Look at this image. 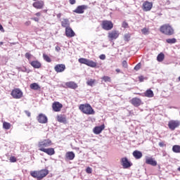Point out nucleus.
<instances>
[{"instance_id":"f257e3e1","label":"nucleus","mask_w":180,"mask_h":180,"mask_svg":"<svg viewBox=\"0 0 180 180\" xmlns=\"http://www.w3.org/2000/svg\"><path fill=\"white\" fill-rule=\"evenodd\" d=\"M30 175L33 178H36L37 180H41L43 178L49 175V170L41 169L40 171L31 172Z\"/></svg>"},{"instance_id":"f03ea898","label":"nucleus","mask_w":180,"mask_h":180,"mask_svg":"<svg viewBox=\"0 0 180 180\" xmlns=\"http://www.w3.org/2000/svg\"><path fill=\"white\" fill-rule=\"evenodd\" d=\"M79 109L85 115H95V110L89 104H81Z\"/></svg>"},{"instance_id":"7ed1b4c3","label":"nucleus","mask_w":180,"mask_h":180,"mask_svg":"<svg viewBox=\"0 0 180 180\" xmlns=\"http://www.w3.org/2000/svg\"><path fill=\"white\" fill-rule=\"evenodd\" d=\"M160 32L167 36H172L174 33V28H172V27L169 24L161 26Z\"/></svg>"},{"instance_id":"20e7f679","label":"nucleus","mask_w":180,"mask_h":180,"mask_svg":"<svg viewBox=\"0 0 180 180\" xmlns=\"http://www.w3.org/2000/svg\"><path fill=\"white\" fill-rule=\"evenodd\" d=\"M79 63L80 64H85V65H87L88 67H91V68H96L98 65V63L94 62V60H91L89 59L80 58L78 59Z\"/></svg>"},{"instance_id":"39448f33","label":"nucleus","mask_w":180,"mask_h":180,"mask_svg":"<svg viewBox=\"0 0 180 180\" xmlns=\"http://www.w3.org/2000/svg\"><path fill=\"white\" fill-rule=\"evenodd\" d=\"M14 99H20L23 96V92L20 89H14L11 93Z\"/></svg>"},{"instance_id":"423d86ee","label":"nucleus","mask_w":180,"mask_h":180,"mask_svg":"<svg viewBox=\"0 0 180 180\" xmlns=\"http://www.w3.org/2000/svg\"><path fill=\"white\" fill-rule=\"evenodd\" d=\"M103 30H112L113 29V22L110 20H103L101 24Z\"/></svg>"},{"instance_id":"0eeeda50","label":"nucleus","mask_w":180,"mask_h":180,"mask_svg":"<svg viewBox=\"0 0 180 180\" xmlns=\"http://www.w3.org/2000/svg\"><path fill=\"white\" fill-rule=\"evenodd\" d=\"M180 122L178 120H170L168 122V127L170 130L174 131L177 127H179Z\"/></svg>"},{"instance_id":"6e6552de","label":"nucleus","mask_w":180,"mask_h":180,"mask_svg":"<svg viewBox=\"0 0 180 180\" xmlns=\"http://www.w3.org/2000/svg\"><path fill=\"white\" fill-rule=\"evenodd\" d=\"M50 146H51V140L50 139H44V141L39 142L38 144L39 150H41V148H44L45 147H50Z\"/></svg>"},{"instance_id":"1a4fd4ad","label":"nucleus","mask_w":180,"mask_h":180,"mask_svg":"<svg viewBox=\"0 0 180 180\" xmlns=\"http://www.w3.org/2000/svg\"><path fill=\"white\" fill-rule=\"evenodd\" d=\"M37 120L39 123H41V124H46L47 122H49V119L46 115L41 113L37 117Z\"/></svg>"},{"instance_id":"9d476101","label":"nucleus","mask_w":180,"mask_h":180,"mask_svg":"<svg viewBox=\"0 0 180 180\" xmlns=\"http://www.w3.org/2000/svg\"><path fill=\"white\" fill-rule=\"evenodd\" d=\"M122 165L124 169H127V168H130L133 165V164L129 161V159L127 158H122L121 159Z\"/></svg>"},{"instance_id":"9b49d317","label":"nucleus","mask_w":180,"mask_h":180,"mask_svg":"<svg viewBox=\"0 0 180 180\" xmlns=\"http://www.w3.org/2000/svg\"><path fill=\"white\" fill-rule=\"evenodd\" d=\"M86 9H88V6L86 5H82V6H78L76 9L75 11H73V12H75V13H78L79 15L84 13V12H85V11H86Z\"/></svg>"},{"instance_id":"f8f14e48","label":"nucleus","mask_w":180,"mask_h":180,"mask_svg":"<svg viewBox=\"0 0 180 180\" xmlns=\"http://www.w3.org/2000/svg\"><path fill=\"white\" fill-rule=\"evenodd\" d=\"M152 8H153V2L146 1L143 4V11L144 12H148V11H151Z\"/></svg>"},{"instance_id":"ddd939ff","label":"nucleus","mask_w":180,"mask_h":180,"mask_svg":"<svg viewBox=\"0 0 180 180\" xmlns=\"http://www.w3.org/2000/svg\"><path fill=\"white\" fill-rule=\"evenodd\" d=\"M145 162L146 164H147V165H151L152 167H157V160H155V159L153 158L146 156Z\"/></svg>"},{"instance_id":"4468645a","label":"nucleus","mask_w":180,"mask_h":180,"mask_svg":"<svg viewBox=\"0 0 180 180\" xmlns=\"http://www.w3.org/2000/svg\"><path fill=\"white\" fill-rule=\"evenodd\" d=\"M65 86L63 88H69L70 89H77L78 88V84L75 82H68L65 83Z\"/></svg>"},{"instance_id":"2eb2a0df","label":"nucleus","mask_w":180,"mask_h":180,"mask_svg":"<svg viewBox=\"0 0 180 180\" xmlns=\"http://www.w3.org/2000/svg\"><path fill=\"white\" fill-rule=\"evenodd\" d=\"M62 108L63 104H61L60 102H54L52 104V109L54 112H60Z\"/></svg>"},{"instance_id":"dca6fc26","label":"nucleus","mask_w":180,"mask_h":180,"mask_svg":"<svg viewBox=\"0 0 180 180\" xmlns=\"http://www.w3.org/2000/svg\"><path fill=\"white\" fill-rule=\"evenodd\" d=\"M39 150V151L46 153V154H47L48 155H54L56 154V151L54 150V148H41Z\"/></svg>"},{"instance_id":"f3484780","label":"nucleus","mask_w":180,"mask_h":180,"mask_svg":"<svg viewBox=\"0 0 180 180\" xmlns=\"http://www.w3.org/2000/svg\"><path fill=\"white\" fill-rule=\"evenodd\" d=\"M103 130H105V124H101V126L95 127L93 131L94 134H101Z\"/></svg>"},{"instance_id":"a211bd4d","label":"nucleus","mask_w":180,"mask_h":180,"mask_svg":"<svg viewBox=\"0 0 180 180\" xmlns=\"http://www.w3.org/2000/svg\"><path fill=\"white\" fill-rule=\"evenodd\" d=\"M56 72H64L65 71V65L64 64H58L54 67Z\"/></svg>"},{"instance_id":"6ab92c4d","label":"nucleus","mask_w":180,"mask_h":180,"mask_svg":"<svg viewBox=\"0 0 180 180\" xmlns=\"http://www.w3.org/2000/svg\"><path fill=\"white\" fill-rule=\"evenodd\" d=\"M32 6L36 9H43V6H44V1H38L33 3Z\"/></svg>"},{"instance_id":"aec40b11","label":"nucleus","mask_w":180,"mask_h":180,"mask_svg":"<svg viewBox=\"0 0 180 180\" xmlns=\"http://www.w3.org/2000/svg\"><path fill=\"white\" fill-rule=\"evenodd\" d=\"M65 35L67 37H74V36H75V32L69 27L65 28Z\"/></svg>"},{"instance_id":"412c9836","label":"nucleus","mask_w":180,"mask_h":180,"mask_svg":"<svg viewBox=\"0 0 180 180\" xmlns=\"http://www.w3.org/2000/svg\"><path fill=\"white\" fill-rule=\"evenodd\" d=\"M108 37L109 39H111V40H116L117 37H119V32L118 31H112L108 33Z\"/></svg>"},{"instance_id":"4be33fe9","label":"nucleus","mask_w":180,"mask_h":180,"mask_svg":"<svg viewBox=\"0 0 180 180\" xmlns=\"http://www.w3.org/2000/svg\"><path fill=\"white\" fill-rule=\"evenodd\" d=\"M131 103H132L134 106H136L137 108L140 106V105H141V100L139 98H133L131 100Z\"/></svg>"},{"instance_id":"5701e85b","label":"nucleus","mask_w":180,"mask_h":180,"mask_svg":"<svg viewBox=\"0 0 180 180\" xmlns=\"http://www.w3.org/2000/svg\"><path fill=\"white\" fill-rule=\"evenodd\" d=\"M57 120L59 123H63V124H67V117L63 115H59L57 116Z\"/></svg>"},{"instance_id":"b1692460","label":"nucleus","mask_w":180,"mask_h":180,"mask_svg":"<svg viewBox=\"0 0 180 180\" xmlns=\"http://www.w3.org/2000/svg\"><path fill=\"white\" fill-rule=\"evenodd\" d=\"M65 158L69 161H72L75 158V153L72 151L67 152L65 154Z\"/></svg>"},{"instance_id":"393cba45","label":"nucleus","mask_w":180,"mask_h":180,"mask_svg":"<svg viewBox=\"0 0 180 180\" xmlns=\"http://www.w3.org/2000/svg\"><path fill=\"white\" fill-rule=\"evenodd\" d=\"M133 156L136 160H140L143 157V153L140 150H134L132 153Z\"/></svg>"},{"instance_id":"a878e982","label":"nucleus","mask_w":180,"mask_h":180,"mask_svg":"<svg viewBox=\"0 0 180 180\" xmlns=\"http://www.w3.org/2000/svg\"><path fill=\"white\" fill-rule=\"evenodd\" d=\"M30 65L34 68H40V67H41V63H40V62H39L38 60H33V61H32L30 63Z\"/></svg>"},{"instance_id":"bb28decb","label":"nucleus","mask_w":180,"mask_h":180,"mask_svg":"<svg viewBox=\"0 0 180 180\" xmlns=\"http://www.w3.org/2000/svg\"><path fill=\"white\" fill-rule=\"evenodd\" d=\"M61 25L63 27H65V29L70 27V20L67 18L63 19L61 22Z\"/></svg>"},{"instance_id":"cd10ccee","label":"nucleus","mask_w":180,"mask_h":180,"mask_svg":"<svg viewBox=\"0 0 180 180\" xmlns=\"http://www.w3.org/2000/svg\"><path fill=\"white\" fill-rule=\"evenodd\" d=\"M145 96H146L147 98H153V96H154V92L151 89H148L145 92Z\"/></svg>"},{"instance_id":"c85d7f7f","label":"nucleus","mask_w":180,"mask_h":180,"mask_svg":"<svg viewBox=\"0 0 180 180\" xmlns=\"http://www.w3.org/2000/svg\"><path fill=\"white\" fill-rule=\"evenodd\" d=\"M30 88L34 89V91H37L40 89V86L37 83H32L30 85Z\"/></svg>"},{"instance_id":"c756f323","label":"nucleus","mask_w":180,"mask_h":180,"mask_svg":"<svg viewBox=\"0 0 180 180\" xmlns=\"http://www.w3.org/2000/svg\"><path fill=\"white\" fill-rule=\"evenodd\" d=\"M164 58H165V55L163 53H160L157 56V60L159 63L164 61Z\"/></svg>"},{"instance_id":"7c9ffc66","label":"nucleus","mask_w":180,"mask_h":180,"mask_svg":"<svg viewBox=\"0 0 180 180\" xmlns=\"http://www.w3.org/2000/svg\"><path fill=\"white\" fill-rule=\"evenodd\" d=\"M173 153H180V146L179 145H174L172 147Z\"/></svg>"},{"instance_id":"2f4dec72","label":"nucleus","mask_w":180,"mask_h":180,"mask_svg":"<svg viewBox=\"0 0 180 180\" xmlns=\"http://www.w3.org/2000/svg\"><path fill=\"white\" fill-rule=\"evenodd\" d=\"M95 82H96V79H90L89 81L86 82V84L89 85V86H94Z\"/></svg>"},{"instance_id":"473e14b6","label":"nucleus","mask_w":180,"mask_h":180,"mask_svg":"<svg viewBox=\"0 0 180 180\" xmlns=\"http://www.w3.org/2000/svg\"><path fill=\"white\" fill-rule=\"evenodd\" d=\"M167 43L169 44H175L176 43V39L172 38V39H166Z\"/></svg>"},{"instance_id":"72a5a7b5","label":"nucleus","mask_w":180,"mask_h":180,"mask_svg":"<svg viewBox=\"0 0 180 180\" xmlns=\"http://www.w3.org/2000/svg\"><path fill=\"white\" fill-rule=\"evenodd\" d=\"M3 128L5 129V130H9V129H11V123L4 122L3 123Z\"/></svg>"},{"instance_id":"f704fd0d","label":"nucleus","mask_w":180,"mask_h":180,"mask_svg":"<svg viewBox=\"0 0 180 180\" xmlns=\"http://www.w3.org/2000/svg\"><path fill=\"white\" fill-rule=\"evenodd\" d=\"M43 58H44V60L46 61V63H51V58H50V57L46 54L44 53Z\"/></svg>"},{"instance_id":"c9c22d12","label":"nucleus","mask_w":180,"mask_h":180,"mask_svg":"<svg viewBox=\"0 0 180 180\" xmlns=\"http://www.w3.org/2000/svg\"><path fill=\"white\" fill-rule=\"evenodd\" d=\"M124 40L125 41H129L130 40V34H126L124 37Z\"/></svg>"},{"instance_id":"e433bc0d","label":"nucleus","mask_w":180,"mask_h":180,"mask_svg":"<svg viewBox=\"0 0 180 180\" xmlns=\"http://www.w3.org/2000/svg\"><path fill=\"white\" fill-rule=\"evenodd\" d=\"M122 27H124V29H127V27H129V23H127L126 21H124L122 24Z\"/></svg>"},{"instance_id":"4c0bfd02","label":"nucleus","mask_w":180,"mask_h":180,"mask_svg":"<svg viewBox=\"0 0 180 180\" xmlns=\"http://www.w3.org/2000/svg\"><path fill=\"white\" fill-rule=\"evenodd\" d=\"M103 81H105V82H110V77H108V76H104L103 77Z\"/></svg>"},{"instance_id":"58836bf2","label":"nucleus","mask_w":180,"mask_h":180,"mask_svg":"<svg viewBox=\"0 0 180 180\" xmlns=\"http://www.w3.org/2000/svg\"><path fill=\"white\" fill-rule=\"evenodd\" d=\"M141 32H142L143 34H148V29L143 28L141 30Z\"/></svg>"},{"instance_id":"ea45409f","label":"nucleus","mask_w":180,"mask_h":180,"mask_svg":"<svg viewBox=\"0 0 180 180\" xmlns=\"http://www.w3.org/2000/svg\"><path fill=\"white\" fill-rule=\"evenodd\" d=\"M141 63H138L135 67H134V70H136V71H139V70L141 68Z\"/></svg>"},{"instance_id":"a19ab883","label":"nucleus","mask_w":180,"mask_h":180,"mask_svg":"<svg viewBox=\"0 0 180 180\" xmlns=\"http://www.w3.org/2000/svg\"><path fill=\"white\" fill-rule=\"evenodd\" d=\"M86 174H92V168L88 167L86 169Z\"/></svg>"},{"instance_id":"79ce46f5","label":"nucleus","mask_w":180,"mask_h":180,"mask_svg":"<svg viewBox=\"0 0 180 180\" xmlns=\"http://www.w3.org/2000/svg\"><path fill=\"white\" fill-rule=\"evenodd\" d=\"M18 70L22 72H27V69L26 68H20Z\"/></svg>"},{"instance_id":"37998d69","label":"nucleus","mask_w":180,"mask_h":180,"mask_svg":"<svg viewBox=\"0 0 180 180\" xmlns=\"http://www.w3.org/2000/svg\"><path fill=\"white\" fill-rule=\"evenodd\" d=\"M122 67L124 68H127V61L123 60V62H122Z\"/></svg>"},{"instance_id":"c03bdc74","label":"nucleus","mask_w":180,"mask_h":180,"mask_svg":"<svg viewBox=\"0 0 180 180\" xmlns=\"http://www.w3.org/2000/svg\"><path fill=\"white\" fill-rule=\"evenodd\" d=\"M100 60H105L106 56L105 54H101L99 56Z\"/></svg>"},{"instance_id":"a18cd8bd","label":"nucleus","mask_w":180,"mask_h":180,"mask_svg":"<svg viewBox=\"0 0 180 180\" xmlns=\"http://www.w3.org/2000/svg\"><path fill=\"white\" fill-rule=\"evenodd\" d=\"M10 161H11V162H16V158H15V157H11L10 158Z\"/></svg>"},{"instance_id":"49530a36","label":"nucleus","mask_w":180,"mask_h":180,"mask_svg":"<svg viewBox=\"0 0 180 180\" xmlns=\"http://www.w3.org/2000/svg\"><path fill=\"white\" fill-rule=\"evenodd\" d=\"M32 57V55L30 53H25V58H27L30 60V58Z\"/></svg>"},{"instance_id":"de8ad7c7","label":"nucleus","mask_w":180,"mask_h":180,"mask_svg":"<svg viewBox=\"0 0 180 180\" xmlns=\"http://www.w3.org/2000/svg\"><path fill=\"white\" fill-rule=\"evenodd\" d=\"M70 5H75L77 1L76 0H69Z\"/></svg>"},{"instance_id":"09e8293b","label":"nucleus","mask_w":180,"mask_h":180,"mask_svg":"<svg viewBox=\"0 0 180 180\" xmlns=\"http://www.w3.org/2000/svg\"><path fill=\"white\" fill-rule=\"evenodd\" d=\"M32 20H34V22H39V20H40V19H39V18L37 17H34L31 18Z\"/></svg>"},{"instance_id":"8fccbe9b","label":"nucleus","mask_w":180,"mask_h":180,"mask_svg":"<svg viewBox=\"0 0 180 180\" xmlns=\"http://www.w3.org/2000/svg\"><path fill=\"white\" fill-rule=\"evenodd\" d=\"M25 115H27V116L28 117H30V116H31V115H32V113H30L29 111H27V110H25Z\"/></svg>"},{"instance_id":"3c124183","label":"nucleus","mask_w":180,"mask_h":180,"mask_svg":"<svg viewBox=\"0 0 180 180\" xmlns=\"http://www.w3.org/2000/svg\"><path fill=\"white\" fill-rule=\"evenodd\" d=\"M139 79L140 82H143L144 81V77L139 76Z\"/></svg>"},{"instance_id":"603ef678","label":"nucleus","mask_w":180,"mask_h":180,"mask_svg":"<svg viewBox=\"0 0 180 180\" xmlns=\"http://www.w3.org/2000/svg\"><path fill=\"white\" fill-rule=\"evenodd\" d=\"M55 49H56V51L58 52V51H60V50H61V48H60V46H56Z\"/></svg>"},{"instance_id":"864d4df0","label":"nucleus","mask_w":180,"mask_h":180,"mask_svg":"<svg viewBox=\"0 0 180 180\" xmlns=\"http://www.w3.org/2000/svg\"><path fill=\"white\" fill-rule=\"evenodd\" d=\"M165 144L163 143V142H160L159 143V146L160 147H164Z\"/></svg>"},{"instance_id":"5fc2aeb1","label":"nucleus","mask_w":180,"mask_h":180,"mask_svg":"<svg viewBox=\"0 0 180 180\" xmlns=\"http://www.w3.org/2000/svg\"><path fill=\"white\" fill-rule=\"evenodd\" d=\"M41 13H35V15H36V16H41Z\"/></svg>"},{"instance_id":"6e6d98bb","label":"nucleus","mask_w":180,"mask_h":180,"mask_svg":"<svg viewBox=\"0 0 180 180\" xmlns=\"http://www.w3.org/2000/svg\"><path fill=\"white\" fill-rule=\"evenodd\" d=\"M0 30H4V27L0 24Z\"/></svg>"},{"instance_id":"4d7b16f0","label":"nucleus","mask_w":180,"mask_h":180,"mask_svg":"<svg viewBox=\"0 0 180 180\" xmlns=\"http://www.w3.org/2000/svg\"><path fill=\"white\" fill-rule=\"evenodd\" d=\"M115 71H116V72H120V69H116Z\"/></svg>"},{"instance_id":"13d9d810","label":"nucleus","mask_w":180,"mask_h":180,"mask_svg":"<svg viewBox=\"0 0 180 180\" xmlns=\"http://www.w3.org/2000/svg\"><path fill=\"white\" fill-rule=\"evenodd\" d=\"M4 44V42L1 41L0 42V46H2Z\"/></svg>"},{"instance_id":"bf43d9fd","label":"nucleus","mask_w":180,"mask_h":180,"mask_svg":"<svg viewBox=\"0 0 180 180\" xmlns=\"http://www.w3.org/2000/svg\"><path fill=\"white\" fill-rule=\"evenodd\" d=\"M177 169H178V171H180V167H179Z\"/></svg>"},{"instance_id":"052dcab7","label":"nucleus","mask_w":180,"mask_h":180,"mask_svg":"<svg viewBox=\"0 0 180 180\" xmlns=\"http://www.w3.org/2000/svg\"><path fill=\"white\" fill-rule=\"evenodd\" d=\"M179 81H180V76L179 77Z\"/></svg>"},{"instance_id":"680f3d73","label":"nucleus","mask_w":180,"mask_h":180,"mask_svg":"<svg viewBox=\"0 0 180 180\" xmlns=\"http://www.w3.org/2000/svg\"><path fill=\"white\" fill-rule=\"evenodd\" d=\"M33 1H37V0H33Z\"/></svg>"}]
</instances>
